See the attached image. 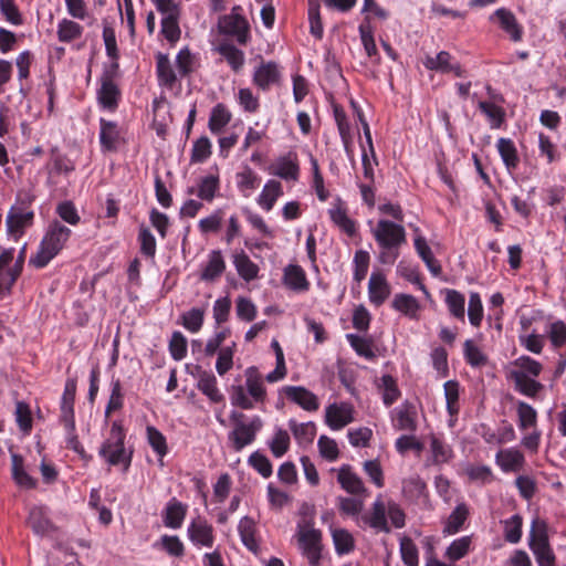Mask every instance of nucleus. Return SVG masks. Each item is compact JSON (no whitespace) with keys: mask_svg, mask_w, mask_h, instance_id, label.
I'll return each instance as SVG.
<instances>
[{"mask_svg":"<svg viewBox=\"0 0 566 566\" xmlns=\"http://www.w3.org/2000/svg\"><path fill=\"white\" fill-rule=\"evenodd\" d=\"M72 230L60 221H52L42 238L38 252L29 260V264L42 269L46 266L65 247Z\"/></svg>","mask_w":566,"mask_h":566,"instance_id":"1","label":"nucleus"},{"mask_svg":"<svg viewBox=\"0 0 566 566\" xmlns=\"http://www.w3.org/2000/svg\"><path fill=\"white\" fill-rule=\"evenodd\" d=\"M298 548L311 566H318L322 557V532L314 526V518L302 517L296 525Z\"/></svg>","mask_w":566,"mask_h":566,"instance_id":"2","label":"nucleus"},{"mask_svg":"<svg viewBox=\"0 0 566 566\" xmlns=\"http://www.w3.org/2000/svg\"><path fill=\"white\" fill-rule=\"evenodd\" d=\"M125 432L119 422H113L109 437L102 444L99 455L105 459L109 465L123 464V471L126 472L130 465L132 453L124 447Z\"/></svg>","mask_w":566,"mask_h":566,"instance_id":"3","label":"nucleus"},{"mask_svg":"<svg viewBox=\"0 0 566 566\" xmlns=\"http://www.w3.org/2000/svg\"><path fill=\"white\" fill-rule=\"evenodd\" d=\"M32 201L33 197L30 195H25L23 198L19 197L8 212L6 219L7 232L14 240L21 238L25 229L33 224L34 212L30 208Z\"/></svg>","mask_w":566,"mask_h":566,"instance_id":"4","label":"nucleus"},{"mask_svg":"<svg viewBox=\"0 0 566 566\" xmlns=\"http://www.w3.org/2000/svg\"><path fill=\"white\" fill-rule=\"evenodd\" d=\"M244 419L245 416L242 412L232 411L230 415L233 429L229 432V440L235 451H241L244 447L251 444L263 426L258 416L253 417L250 422H245Z\"/></svg>","mask_w":566,"mask_h":566,"instance_id":"5","label":"nucleus"},{"mask_svg":"<svg viewBox=\"0 0 566 566\" xmlns=\"http://www.w3.org/2000/svg\"><path fill=\"white\" fill-rule=\"evenodd\" d=\"M530 547L539 566H555V555L549 546L547 523L544 520H533L530 532Z\"/></svg>","mask_w":566,"mask_h":566,"instance_id":"6","label":"nucleus"},{"mask_svg":"<svg viewBox=\"0 0 566 566\" xmlns=\"http://www.w3.org/2000/svg\"><path fill=\"white\" fill-rule=\"evenodd\" d=\"M371 233L380 248H398L406 242L405 228L389 220H379Z\"/></svg>","mask_w":566,"mask_h":566,"instance_id":"7","label":"nucleus"},{"mask_svg":"<svg viewBox=\"0 0 566 566\" xmlns=\"http://www.w3.org/2000/svg\"><path fill=\"white\" fill-rule=\"evenodd\" d=\"M239 9V7H234L229 14L220 17L218 28L220 33L231 35L240 44H245L250 38L249 23L237 12Z\"/></svg>","mask_w":566,"mask_h":566,"instance_id":"8","label":"nucleus"},{"mask_svg":"<svg viewBox=\"0 0 566 566\" xmlns=\"http://www.w3.org/2000/svg\"><path fill=\"white\" fill-rule=\"evenodd\" d=\"M187 534L196 547L211 548L214 544L213 527L201 516H197L189 523Z\"/></svg>","mask_w":566,"mask_h":566,"instance_id":"9","label":"nucleus"},{"mask_svg":"<svg viewBox=\"0 0 566 566\" xmlns=\"http://www.w3.org/2000/svg\"><path fill=\"white\" fill-rule=\"evenodd\" d=\"M325 419L332 430H340L354 421V407L348 402L332 403L326 408Z\"/></svg>","mask_w":566,"mask_h":566,"instance_id":"10","label":"nucleus"},{"mask_svg":"<svg viewBox=\"0 0 566 566\" xmlns=\"http://www.w3.org/2000/svg\"><path fill=\"white\" fill-rule=\"evenodd\" d=\"M391 422L396 430L415 431L417 429V411L412 403L406 401L391 411Z\"/></svg>","mask_w":566,"mask_h":566,"instance_id":"11","label":"nucleus"},{"mask_svg":"<svg viewBox=\"0 0 566 566\" xmlns=\"http://www.w3.org/2000/svg\"><path fill=\"white\" fill-rule=\"evenodd\" d=\"M387 504L378 497L371 506L369 514L361 515L359 517L360 523L370 526L377 532L389 533L390 527L387 522Z\"/></svg>","mask_w":566,"mask_h":566,"instance_id":"12","label":"nucleus"},{"mask_svg":"<svg viewBox=\"0 0 566 566\" xmlns=\"http://www.w3.org/2000/svg\"><path fill=\"white\" fill-rule=\"evenodd\" d=\"M270 174L284 180H296L298 177V164L295 154L279 157L269 168Z\"/></svg>","mask_w":566,"mask_h":566,"instance_id":"13","label":"nucleus"},{"mask_svg":"<svg viewBox=\"0 0 566 566\" xmlns=\"http://www.w3.org/2000/svg\"><path fill=\"white\" fill-rule=\"evenodd\" d=\"M27 523L36 535L44 536L54 531V525L49 517V510L43 505L31 507Z\"/></svg>","mask_w":566,"mask_h":566,"instance_id":"14","label":"nucleus"},{"mask_svg":"<svg viewBox=\"0 0 566 566\" xmlns=\"http://www.w3.org/2000/svg\"><path fill=\"white\" fill-rule=\"evenodd\" d=\"M284 392L291 401L306 411H316L319 402L315 394L302 386H286Z\"/></svg>","mask_w":566,"mask_h":566,"instance_id":"15","label":"nucleus"},{"mask_svg":"<svg viewBox=\"0 0 566 566\" xmlns=\"http://www.w3.org/2000/svg\"><path fill=\"white\" fill-rule=\"evenodd\" d=\"M497 25L507 34L512 42H521L524 30L516 17L507 9H497Z\"/></svg>","mask_w":566,"mask_h":566,"instance_id":"16","label":"nucleus"},{"mask_svg":"<svg viewBox=\"0 0 566 566\" xmlns=\"http://www.w3.org/2000/svg\"><path fill=\"white\" fill-rule=\"evenodd\" d=\"M245 385L243 386L253 400V403L263 402L266 397V389L263 385V378L258 368L251 366L245 369Z\"/></svg>","mask_w":566,"mask_h":566,"instance_id":"17","label":"nucleus"},{"mask_svg":"<svg viewBox=\"0 0 566 566\" xmlns=\"http://www.w3.org/2000/svg\"><path fill=\"white\" fill-rule=\"evenodd\" d=\"M390 295V286L380 272H373L368 282L369 301L376 306L381 305Z\"/></svg>","mask_w":566,"mask_h":566,"instance_id":"18","label":"nucleus"},{"mask_svg":"<svg viewBox=\"0 0 566 566\" xmlns=\"http://www.w3.org/2000/svg\"><path fill=\"white\" fill-rule=\"evenodd\" d=\"M220 189V180L219 177L216 175H208L205 177H201L198 182L197 187H190L187 190L188 195H196L199 199L211 202L217 192Z\"/></svg>","mask_w":566,"mask_h":566,"instance_id":"19","label":"nucleus"},{"mask_svg":"<svg viewBox=\"0 0 566 566\" xmlns=\"http://www.w3.org/2000/svg\"><path fill=\"white\" fill-rule=\"evenodd\" d=\"M525 464L524 454L515 448L497 451V465L504 472H520Z\"/></svg>","mask_w":566,"mask_h":566,"instance_id":"20","label":"nucleus"},{"mask_svg":"<svg viewBox=\"0 0 566 566\" xmlns=\"http://www.w3.org/2000/svg\"><path fill=\"white\" fill-rule=\"evenodd\" d=\"M283 283L295 292H305L310 287L304 270L296 264H290L284 269Z\"/></svg>","mask_w":566,"mask_h":566,"instance_id":"21","label":"nucleus"},{"mask_svg":"<svg viewBox=\"0 0 566 566\" xmlns=\"http://www.w3.org/2000/svg\"><path fill=\"white\" fill-rule=\"evenodd\" d=\"M11 475L15 484L22 489H34L36 480L24 468V460L20 454L11 453Z\"/></svg>","mask_w":566,"mask_h":566,"instance_id":"22","label":"nucleus"},{"mask_svg":"<svg viewBox=\"0 0 566 566\" xmlns=\"http://www.w3.org/2000/svg\"><path fill=\"white\" fill-rule=\"evenodd\" d=\"M337 481L350 494L358 495L366 491L361 479L352 471L349 465H343L338 470Z\"/></svg>","mask_w":566,"mask_h":566,"instance_id":"23","label":"nucleus"},{"mask_svg":"<svg viewBox=\"0 0 566 566\" xmlns=\"http://www.w3.org/2000/svg\"><path fill=\"white\" fill-rule=\"evenodd\" d=\"M238 532L242 544L251 552L259 551V541L256 539V524L250 516H243L238 525Z\"/></svg>","mask_w":566,"mask_h":566,"instance_id":"24","label":"nucleus"},{"mask_svg":"<svg viewBox=\"0 0 566 566\" xmlns=\"http://www.w3.org/2000/svg\"><path fill=\"white\" fill-rule=\"evenodd\" d=\"M76 385L74 380L65 382L62 400H61V422H66L72 428V418H74V399Z\"/></svg>","mask_w":566,"mask_h":566,"instance_id":"25","label":"nucleus"},{"mask_svg":"<svg viewBox=\"0 0 566 566\" xmlns=\"http://www.w3.org/2000/svg\"><path fill=\"white\" fill-rule=\"evenodd\" d=\"M280 73L273 62L262 63L254 72L253 82L261 90H268L272 84L279 81Z\"/></svg>","mask_w":566,"mask_h":566,"instance_id":"26","label":"nucleus"},{"mask_svg":"<svg viewBox=\"0 0 566 566\" xmlns=\"http://www.w3.org/2000/svg\"><path fill=\"white\" fill-rule=\"evenodd\" d=\"M469 516V509L464 503H459L448 516L442 530L443 535L450 536L459 533Z\"/></svg>","mask_w":566,"mask_h":566,"instance_id":"27","label":"nucleus"},{"mask_svg":"<svg viewBox=\"0 0 566 566\" xmlns=\"http://www.w3.org/2000/svg\"><path fill=\"white\" fill-rule=\"evenodd\" d=\"M187 514V505L176 499H171L165 511L164 523L167 527L179 528Z\"/></svg>","mask_w":566,"mask_h":566,"instance_id":"28","label":"nucleus"},{"mask_svg":"<svg viewBox=\"0 0 566 566\" xmlns=\"http://www.w3.org/2000/svg\"><path fill=\"white\" fill-rule=\"evenodd\" d=\"M99 126V142L102 148L107 151L115 150L119 139L117 124L115 122L101 118Z\"/></svg>","mask_w":566,"mask_h":566,"instance_id":"29","label":"nucleus"},{"mask_svg":"<svg viewBox=\"0 0 566 566\" xmlns=\"http://www.w3.org/2000/svg\"><path fill=\"white\" fill-rule=\"evenodd\" d=\"M507 378L514 382L521 394L528 397H535L544 387L539 381L522 373H507Z\"/></svg>","mask_w":566,"mask_h":566,"instance_id":"30","label":"nucleus"},{"mask_svg":"<svg viewBox=\"0 0 566 566\" xmlns=\"http://www.w3.org/2000/svg\"><path fill=\"white\" fill-rule=\"evenodd\" d=\"M423 65L426 69L431 71L442 73L455 72L457 75L460 74V67L451 64V55L447 51H441L436 56H426Z\"/></svg>","mask_w":566,"mask_h":566,"instance_id":"31","label":"nucleus"},{"mask_svg":"<svg viewBox=\"0 0 566 566\" xmlns=\"http://www.w3.org/2000/svg\"><path fill=\"white\" fill-rule=\"evenodd\" d=\"M119 97V90L117 85L108 77L103 78L101 88L98 91V101L104 108L111 111L117 107Z\"/></svg>","mask_w":566,"mask_h":566,"instance_id":"32","label":"nucleus"},{"mask_svg":"<svg viewBox=\"0 0 566 566\" xmlns=\"http://www.w3.org/2000/svg\"><path fill=\"white\" fill-rule=\"evenodd\" d=\"M283 195L282 185L276 180H269L259 196L258 203L265 211H270L279 197Z\"/></svg>","mask_w":566,"mask_h":566,"instance_id":"33","label":"nucleus"},{"mask_svg":"<svg viewBox=\"0 0 566 566\" xmlns=\"http://www.w3.org/2000/svg\"><path fill=\"white\" fill-rule=\"evenodd\" d=\"M233 264L244 281L250 282L258 277L259 266L243 251L233 255Z\"/></svg>","mask_w":566,"mask_h":566,"instance_id":"34","label":"nucleus"},{"mask_svg":"<svg viewBox=\"0 0 566 566\" xmlns=\"http://www.w3.org/2000/svg\"><path fill=\"white\" fill-rule=\"evenodd\" d=\"M231 113L223 104H217L209 117L208 127L212 134H220L231 120Z\"/></svg>","mask_w":566,"mask_h":566,"instance_id":"35","label":"nucleus"},{"mask_svg":"<svg viewBox=\"0 0 566 566\" xmlns=\"http://www.w3.org/2000/svg\"><path fill=\"white\" fill-rule=\"evenodd\" d=\"M497 151L507 170L512 172L520 164V157L513 142L511 139L500 138L497 140Z\"/></svg>","mask_w":566,"mask_h":566,"instance_id":"36","label":"nucleus"},{"mask_svg":"<svg viewBox=\"0 0 566 566\" xmlns=\"http://www.w3.org/2000/svg\"><path fill=\"white\" fill-rule=\"evenodd\" d=\"M224 269L226 263L221 252L218 250L211 251L208 263L202 270L200 277L203 281H213L223 273Z\"/></svg>","mask_w":566,"mask_h":566,"instance_id":"37","label":"nucleus"},{"mask_svg":"<svg viewBox=\"0 0 566 566\" xmlns=\"http://www.w3.org/2000/svg\"><path fill=\"white\" fill-rule=\"evenodd\" d=\"M328 214L332 221L348 235H353L355 233V223L347 216L346 209L343 207V203L340 201H338L328 210Z\"/></svg>","mask_w":566,"mask_h":566,"instance_id":"38","label":"nucleus"},{"mask_svg":"<svg viewBox=\"0 0 566 566\" xmlns=\"http://www.w3.org/2000/svg\"><path fill=\"white\" fill-rule=\"evenodd\" d=\"M217 50L234 72H239L243 67L245 61L244 53L233 44L222 43Z\"/></svg>","mask_w":566,"mask_h":566,"instance_id":"39","label":"nucleus"},{"mask_svg":"<svg viewBox=\"0 0 566 566\" xmlns=\"http://www.w3.org/2000/svg\"><path fill=\"white\" fill-rule=\"evenodd\" d=\"M392 307L410 318H416L420 308L419 302L410 294H396L392 301Z\"/></svg>","mask_w":566,"mask_h":566,"instance_id":"40","label":"nucleus"},{"mask_svg":"<svg viewBox=\"0 0 566 566\" xmlns=\"http://www.w3.org/2000/svg\"><path fill=\"white\" fill-rule=\"evenodd\" d=\"M157 60V75L160 85L172 87L176 83V74L170 64L169 57L166 54L158 53Z\"/></svg>","mask_w":566,"mask_h":566,"instance_id":"41","label":"nucleus"},{"mask_svg":"<svg viewBox=\"0 0 566 566\" xmlns=\"http://www.w3.org/2000/svg\"><path fill=\"white\" fill-rule=\"evenodd\" d=\"M415 248L419 254V256L423 260L429 271L433 275H439L441 272V266L438 261L434 259L430 247L427 244V241L422 237H417L415 239Z\"/></svg>","mask_w":566,"mask_h":566,"instance_id":"42","label":"nucleus"},{"mask_svg":"<svg viewBox=\"0 0 566 566\" xmlns=\"http://www.w3.org/2000/svg\"><path fill=\"white\" fill-rule=\"evenodd\" d=\"M333 543L338 555H346L354 551L355 541L353 535L345 528L332 531Z\"/></svg>","mask_w":566,"mask_h":566,"instance_id":"43","label":"nucleus"},{"mask_svg":"<svg viewBox=\"0 0 566 566\" xmlns=\"http://www.w3.org/2000/svg\"><path fill=\"white\" fill-rule=\"evenodd\" d=\"M198 389L213 402H220L223 400V395L219 391L217 387V379L212 374L205 371L200 375Z\"/></svg>","mask_w":566,"mask_h":566,"instance_id":"44","label":"nucleus"},{"mask_svg":"<svg viewBox=\"0 0 566 566\" xmlns=\"http://www.w3.org/2000/svg\"><path fill=\"white\" fill-rule=\"evenodd\" d=\"M471 536H462L457 538L448 546L444 553V557L450 562H457L468 555L471 548Z\"/></svg>","mask_w":566,"mask_h":566,"instance_id":"45","label":"nucleus"},{"mask_svg":"<svg viewBox=\"0 0 566 566\" xmlns=\"http://www.w3.org/2000/svg\"><path fill=\"white\" fill-rule=\"evenodd\" d=\"M382 395V401L386 406H391L400 396V390L396 379L390 375H384L378 385Z\"/></svg>","mask_w":566,"mask_h":566,"instance_id":"46","label":"nucleus"},{"mask_svg":"<svg viewBox=\"0 0 566 566\" xmlns=\"http://www.w3.org/2000/svg\"><path fill=\"white\" fill-rule=\"evenodd\" d=\"M516 413L518 419V428L521 430H527L536 426L537 412L531 405L524 401H517Z\"/></svg>","mask_w":566,"mask_h":566,"instance_id":"47","label":"nucleus"},{"mask_svg":"<svg viewBox=\"0 0 566 566\" xmlns=\"http://www.w3.org/2000/svg\"><path fill=\"white\" fill-rule=\"evenodd\" d=\"M542 371V365L528 356L517 358L507 373H522V375L536 377Z\"/></svg>","mask_w":566,"mask_h":566,"instance_id":"48","label":"nucleus"},{"mask_svg":"<svg viewBox=\"0 0 566 566\" xmlns=\"http://www.w3.org/2000/svg\"><path fill=\"white\" fill-rule=\"evenodd\" d=\"M335 120L337 124V128L345 148V151L350 156V143H352V135H350V124L347 120L346 114L343 109L335 107L334 109Z\"/></svg>","mask_w":566,"mask_h":566,"instance_id":"49","label":"nucleus"},{"mask_svg":"<svg viewBox=\"0 0 566 566\" xmlns=\"http://www.w3.org/2000/svg\"><path fill=\"white\" fill-rule=\"evenodd\" d=\"M83 28L69 19H63L57 25V38L61 42H71L82 35Z\"/></svg>","mask_w":566,"mask_h":566,"instance_id":"50","label":"nucleus"},{"mask_svg":"<svg viewBox=\"0 0 566 566\" xmlns=\"http://www.w3.org/2000/svg\"><path fill=\"white\" fill-rule=\"evenodd\" d=\"M147 440L153 450L157 453L160 461L168 452L167 441L165 436L155 427L148 426L146 428Z\"/></svg>","mask_w":566,"mask_h":566,"instance_id":"51","label":"nucleus"},{"mask_svg":"<svg viewBox=\"0 0 566 566\" xmlns=\"http://www.w3.org/2000/svg\"><path fill=\"white\" fill-rule=\"evenodd\" d=\"M446 303L448 305V308L450 311V313L457 317V318H460V319H464V314H465V310H464V303H465V300H464V296L459 293L458 291H454V290H448L447 291V295H446Z\"/></svg>","mask_w":566,"mask_h":566,"instance_id":"52","label":"nucleus"},{"mask_svg":"<svg viewBox=\"0 0 566 566\" xmlns=\"http://www.w3.org/2000/svg\"><path fill=\"white\" fill-rule=\"evenodd\" d=\"M430 449L436 464L448 462L452 457L451 448L436 437L431 438Z\"/></svg>","mask_w":566,"mask_h":566,"instance_id":"53","label":"nucleus"},{"mask_svg":"<svg viewBox=\"0 0 566 566\" xmlns=\"http://www.w3.org/2000/svg\"><path fill=\"white\" fill-rule=\"evenodd\" d=\"M369 260H370V256L367 251L358 250L355 252L353 263H354V280L356 282L360 283L365 279V276L368 272V268H369Z\"/></svg>","mask_w":566,"mask_h":566,"instance_id":"54","label":"nucleus"},{"mask_svg":"<svg viewBox=\"0 0 566 566\" xmlns=\"http://www.w3.org/2000/svg\"><path fill=\"white\" fill-rule=\"evenodd\" d=\"M290 447V436L287 431L277 429L273 439L270 442V449L274 457H283Z\"/></svg>","mask_w":566,"mask_h":566,"instance_id":"55","label":"nucleus"},{"mask_svg":"<svg viewBox=\"0 0 566 566\" xmlns=\"http://www.w3.org/2000/svg\"><path fill=\"white\" fill-rule=\"evenodd\" d=\"M400 553L403 563L407 566H418V548L409 537H402L400 541Z\"/></svg>","mask_w":566,"mask_h":566,"instance_id":"56","label":"nucleus"},{"mask_svg":"<svg viewBox=\"0 0 566 566\" xmlns=\"http://www.w3.org/2000/svg\"><path fill=\"white\" fill-rule=\"evenodd\" d=\"M289 426L295 439L298 441L311 442L316 432V428L313 422L297 423L295 420H290Z\"/></svg>","mask_w":566,"mask_h":566,"instance_id":"57","label":"nucleus"},{"mask_svg":"<svg viewBox=\"0 0 566 566\" xmlns=\"http://www.w3.org/2000/svg\"><path fill=\"white\" fill-rule=\"evenodd\" d=\"M346 338L349 342L350 346L359 356L365 357L367 359H373L375 357L371 344L368 339L355 334H347Z\"/></svg>","mask_w":566,"mask_h":566,"instance_id":"58","label":"nucleus"},{"mask_svg":"<svg viewBox=\"0 0 566 566\" xmlns=\"http://www.w3.org/2000/svg\"><path fill=\"white\" fill-rule=\"evenodd\" d=\"M155 546H160L165 549L169 555L175 557H180L184 555L185 547L182 542L176 535H164L160 538L159 544H155Z\"/></svg>","mask_w":566,"mask_h":566,"instance_id":"59","label":"nucleus"},{"mask_svg":"<svg viewBox=\"0 0 566 566\" xmlns=\"http://www.w3.org/2000/svg\"><path fill=\"white\" fill-rule=\"evenodd\" d=\"M522 535V517L514 515L504 522V537L510 543H517Z\"/></svg>","mask_w":566,"mask_h":566,"instance_id":"60","label":"nucleus"},{"mask_svg":"<svg viewBox=\"0 0 566 566\" xmlns=\"http://www.w3.org/2000/svg\"><path fill=\"white\" fill-rule=\"evenodd\" d=\"M223 220V211L217 209L210 216L201 219L198 223L201 233L217 232L220 230Z\"/></svg>","mask_w":566,"mask_h":566,"instance_id":"61","label":"nucleus"},{"mask_svg":"<svg viewBox=\"0 0 566 566\" xmlns=\"http://www.w3.org/2000/svg\"><path fill=\"white\" fill-rule=\"evenodd\" d=\"M211 155V143L208 137L202 136L193 143L191 161L203 163Z\"/></svg>","mask_w":566,"mask_h":566,"instance_id":"62","label":"nucleus"},{"mask_svg":"<svg viewBox=\"0 0 566 566\" xmlns=\"http://www.w3.org/2000/svg\"><path fill=\"white\" fill-rule=\"evenodd\" d=\"M205 312L200 308H191L182 315V324L191 333L200 331L203 324Z\"/></svg>","mask_w":566,"mask_h":566,"instance_id":"63","label":"nucleus"},{"mask_svg":"<svg viewBox=\"0 0 566 566\" xmlns=\"http://www.w3.org/2000/svg\"><path fill=\"white\" fill-rule=\"evenodd\" d=\"M169 350L175 360H181L187 354V339L180 332H174L169 342Z\"/></svg>","mask_w":566,"mask_h":566,"instance_id":"64","label":"nucleus"}]
</instances>
